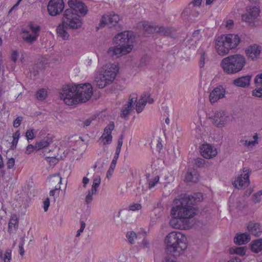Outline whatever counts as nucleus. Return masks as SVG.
Masks as SVG:
<instances>
[{
    "mask_svg": "<svg viewBox=\"0 0 262 262\" xmlns=\"http://www.w3.org/2000/svg\"><path fill=\"white\" fill-rule=\"evenodd\" d=\"M93 94L91 84L64 85L59 93V98L68 105H73L89 101Z\"/></svg>",
    "mask_w": 262,
    "mask_h": 262,
    "instance_id": "obj_1",
    "label": "nucleus"
},
{
    "mask_svg": "<svg viewBox=\"0 0 262 262\" xmlns=\"http://www.w3.org/2000/svg\"><path fill=\"white\" fill-rule=\"evenodd\" d=\"M194 202V200L193 198L191 199L189 195H185L177 202V205L172 207L171 214L174 219L171 221V223L174 228L179 229L186 227V225H183L181 227L179 225H173V222L176 219L184 222L193 217L196 213V210L193 207Z\"/></svg>",
    "mask_w": 262,
    "mask_h": 262,
    "instance_id": "obj_2",
    "label": "nucleus"
},
{
    "mask_svg": "<svg viewBox=\"0 0 262 262\" xmlns=\"http://www.w3.org/2000/svg\"><path fill=\"white\" fill-rule=\"evenodd\" d=\"M166 248L170 253L180 252L186 249L187 246V237L181 232L172 231L165 237Z\"/></svg>",
    "mask_w": 262,
    "mask_h": 262,
    "instance_id": "obj_3",
    "label": "nucleus"
},
{
    "mask_svg": "<svg viewBox=\"0 0 262 262\" xmlns=\"http://www.w3.org/2000/svg\"><path fill=\"white\" fill-rule=\"evenodd\" d=\"M118 71V63L106 64L95 78V81L97 86L103 89L111 84L115 79Z\"/></svg>",
    "mask_w": 262,
    "mask_h": 262,
    "instance_id": "obj_4",
    "label": "nucleus"
},
{
    "mask_svg": "<svg viewBox=\"0 0 262 262\" xmlns=\"http://www.w3.org/2000/svg\"><path fill=\"white\" fill-rule=\"evenodd\" d=\"M246 64V59L243 55L235 54L224 58L221 62L223 71L228 74L241 71Z\"/></svg>",
    "mask_w": 262,
    "mask_h": 262,
    "instance_id": "obj_5",
    "label": "nucleus"
},
{
    "mask_svg": "<svg viewBox=\"0 0 262 262\" xmlns=\"http://www.w3.org/2000/svg\"><path fill=\"white\" fill-rule=\"evenodd\" d=\"M240 41L238 35L228 34L217 37L215 41V48L220 55L227 54L231 49L235 48Z\"/></svg>",
    "mask_w": 262,
    "mask_h": 262,
    "instance_id": "obj_6",
    "label": "nucleus"
},
{
    "mask_svg": "<svg viewBox=\"0 0 262 262\" xmlns=\"http://www.w3.org/2000/svg\"><path fill=\"white\" fill-rule=\"evenodd\" d=\"M209 119L212 124L218 128L225 127L231 121L229 113L223 110L213 111Z\"/></svg>",
    "mask_w": 262,
    "mask_h": 262,
    "instance_id": "obj_7",
    "label": "nucleus"
},
{
    "mask_svg": "<svg viewBox=\"0 0 262 262\" xmlns=\"http://www.w3.org/2000/svg\"><path fill=\"white\" fill-rule=\"evenodd\" d=\"M70 28L76 29L81 27L82 22L79 16L72 9H66L63 14V22Z\"/></svg>",
    "mask_w": 262,
    "mask_h": 262,
    "instance_id": "obj_8",
    "label": "nucleus"
},
{
    "mask_svg": "<svg viewBox=\"0 0 262 262\" xmlns=\"http://www.w3.org/2000/svg\"><path fill=\"white\" fill-rule=\"evenodd\" d=\"M40 27L36 24L30 23L26 29L22 30L23 39L27 43L32 44L37 39Z\"/></svg>",
    "mask_w": 262,
    "mask_h": 262,
    "instance_id": "obj_9",
    "label": "nucleus"
},
{
    "mask_svg": "<svg viewBox=\"0 0 262 262\" xmlns=\"http://www.w3.org/2000/svg\"><path fill=\"white\" fill-rule=\"evenodd\" d=\"M134 39V36L133 32L130 31H124L116 35L114 41L115 43L122 47L130 46L131 51L133 49V43Z\"/></svg>",
    "mask_w": 262,
    "mask_h": 262,
    "instance_id": "obj_10",
    "label": "nucleus"
},
{
    "mask_svg": "<svg viewBox=\"0 0 262 262\" xmlns=\"http://www.w3.org/2000/svg\"><path fill=\"white\" fill-rule=\"evenodd\" d=\"M260 9L256 6L249 7L247 8L246 13L242 15L243 21L249 25L253 26L254 21L259 15Z\"/></svg>",
    "mask_w": 262,
    "mask_h": 262,
    "instance_id": "obj_11",
    "label": "nucleus"
},
{
    "mask_svg": "<svg viewBox=\"0 0 262 262\" xmlns=\"http://www.w3.org/2000/svg\"><path fill=\"white\" fill-rule=\"evenodd\" d=\"M64 8L63 0H50L48 5V11L51 16H56L62 12Z\"/></svg>",
    "mask_w": 262,
    "mask_h": 262,
    "instance_id": "obj_12",
    "label": "nucleus"
},
{
    "mask_svg": "<svg viewBox=\"0 0 262 262\" xmlns=\"http://www.w3.org/2000/svg\"><path fill=\"white\" fill-rule=\"evenodd\" d=\"M137 95L136 94H132L128 101L125 104L121 110L120 116L122 118L126 119L130 113L133 111L134 104L137 102Z\"/></svg>",
    "mask_w": 262,
    "mask_h": 262,
    "instance_id": "obj_13",
    "label": "nucleus"
},
{
    "mask_svg": "<svg viewBox=\"0 0 262 262\" xmlns=\"http://www.w3.org/2000/svg\"><path fill=\"white\" fill-rule=\"evenodd\" d=\"M143 29L149 33H159L163 35H168L170 33V30L163 26L154 25L148 22H144L143 24Z\"/></svg>",
    "mask_w": 262,
    "mask_h": 262,
    "instance_id": "obj_14",
    "label": "nucleus"
},
{
    "mask_svg": "<svg viewBox=\"0 0 262 262\" xmlns=\"http://www.w3.org/2000/svg\"><path fill=\"white\" fill-rule=\"evenodd\" d=\"M249 169L244 168L243 172L234 181V184L237 188L247 187L250 183L249 174L251 173Z\"/></svg>",
    "mask_w": 262,
    "mask_h": 262,
    "instance_id": "obj_15",
    "label": "nucleus"
},
{
    "mask_svg": "<svg viewBox=\"0 0 262 262\" xmlns=\"http://www.w3.org/2000/svg\"><path fill=\"white\" fill-rule=\"evenodd\" d=\"M120 20V16L116 14L103 15L99 23V28H103L107 25H110L111 27L115 26Z\"/></svg>",
    "mask_w": 262,
    "mask_h": 262,
    "instance_id": "obj_16",
    "label": "nucleus"
},
{
    "mask_svg": "<svg viewBox=\"0 0 262 262\" xmlns=\"http://www.w3.org/2000/svg\"><path fill=\"white\" fill-rule=\"evenodd\" d=\"M68 5L69 9L73 10V12L79 13L82 15H85L88 12L87 7L79 0H69Z\"/></svg>",
    "mask_w": 262,
    "mask_h": 262,
    "instance_id": "obj_17",
    "label": "nucleus"
},
{
    "mask_svg": "<svg viewBox=\"0 0 262 262\" xmlns=\"http://www.w3.org/2000/svg\"><path fill=\"white\" fill-rule=\"evenodd\" d=\"M200 152L204 158L208 159L215 157L217 154L216 148L209 144H203L200 147Z\"/></svg>",
    "mask_w": 262,
    "mask_h": 262,
    "instance_id": "obj_18",
    "label": "nucleus"
},
{
    "mask_svg": "<svg viewBox=\"0 0 262 262\" xmlns=\"http://www.w3.org/2000/svg\"><path fill=\"white\" fill-rule=\"evenodd\" d=\"M225 89L222 86H218L210 93L209 99L210 103L213 104L225 96Z\"/></svg>",
    "mask_w": 262,
    "mask_h": 262,
    "instance_id": "obj_19",
    "label": "nucleus"
},
{
    "mask_svg": "<svg viewBox=\"0 0 262 262\" xmlns=\"http://www.w3.org/2000/svg\"><path fill=\"white\" fill-rule=\"evenodd\" d=\"M131 52L130 46L128 47H110L108 51L107 54L112 57H119L122 55L127 54Z\"/></svg>",
    "mask_w": 262,
    "mask_h": 262,
    "instance_id": "obj_20",
    "label": "nucleus"
},
{
    "mask_svg": "<svg viewBox=\"0 0 262 262\" xmlns=\"http://www.w3.org/2000/svg\"><path fill=\"white\" fill-rule=\"evenodd\" d=\"M115 124L111 122L104 128V133L100 139L103 142L104 144H110L112 142V132L114 129Z\"/></svg>",
    "mask_w": 262,
    "mask_h": 262,
    "instance_id": "obj_21",
    "label": "nucleus"
},
{
    "mask_svg": "<svg viewBox=\"0 0 262 262\" xmlns=\"http://www.w3.org/2000/svg\"><path fill=\"white\" fill-rule=\"evenodd\" d=\"M261 51V49L260 46L253 45L248 47L246 50V53L249 59L255 60L259 57Z\"/></svg>",
    "mask_w": 262,
    "mask_h": 262,
    "instance_id": "obj_22",
    "label": "nucleus"
},
{
    "mask_svg": "<svg viewBox=\"0 0 262 262\" xmlns=\"http://www.w3.org/2000/svg\"><path fill=\"white\" fill-rule=\"evenodd\" d=\"M252 139L249 136L242 137L238 140V144L241 147H252L257 143L258 137L257 134L254 135Z\"/></svg>",
    "mask_w": 262,
    "mask_h": 262,
    "instance_id": "obj_23",
    "label": "nucleus"
},
{
    "mask_svg": "<svg viewBox=\"0 0 262 262\" xmlns=\"http://www.w3.org/2000/svg\"><path fill=\"white\" fill-rule=\"evenodd\" d=\"M255 83L256 88L253 91V95L257 97H262V73L255 77Z\"/></svg>",
    "mask_w": 262,
    "mask_h": 262,
    "instance_id": "obj_24",
    "label": "nucleus"
},
{
    "mask_svg": "<svg viewBox=\"0 0 262 262\" xmlns=\"http://www.w3.org/2000/svg\"><path fill=\"white\" fill-rule=\"evenodd\" d=\"M50 181L53 184H54L55 183H57V184L55 186L54 188L51 190L50 191V195L54 196L55 191L58 190L60 189V184H61L62 178L59 175V174H57L51 177Z\"/></svg>",
    "mask_w": 262,
    "mask_h": 262,
    "instance_id": "obj_25",
    "label": "nucleus"
},
{
    "mask_svg": "<svg viewBox=\"0 0 262 262\" xmlns=\"http://www.w3.org/2000/svg\"><path fill=\"white\" fill-rule=\"evenodd\" d=\"M199 174L198 171L193 168L188 169L185 180L187 182L196 183L198 181Z\"/></svg>",
    "mask_w": 262,
    "mask_h": 262,
    "instance_id": "obj_26",
    "label": "nucleus"
},
{
    "mask_svg": "<svg viewBox=\"0 0 262 262\" xmlns=\"http://www.w3.org/2000/svg\"><path fill=\"white\" fill-rule=\"evenodd\" d=\"M248 230L255 236H259L262 232L261 227L259 223L250 222L247 226Z\"/></svg>",
    "mask_w": 262,
    "mask_h": 262,
    "instance_id": "obj_27",
    "label": "nucleus"
},
{
    "mask_svg": "<svg viewBox=\"0 0 262 262\" xmlns=\"http://www.w3.org/2000/svg\"><path fill=\"white\" fill-rule=\"evenodd\" d=\"M251 76L247 75L242 76L233 80V84L237 86L245 88L249 86Z\"/></svg>",
    "mask_w": 262,
    "mask_h": 262,
    "instance_id": "obj_28",
    "label": "nucleus"
},
{
    "mask_svg": "<svg viewBox=\"0 0 262 262\" xmlns=\"http://www.w3.org/2000/svg\"><path fill=\"white\" fill-rule=\"evenodd\" d=\"M67 27L66 24L62 23L56 29L58 36L61 37L63 40H68L70 38V35L67 31Z\"/></svg>",
    "mask_w": 262,
    "mask_h": 262,
    "instance_id": "obj_29",
    "label": "nucleus"
},
{
    "mask_svg": "<svg viewBox=\"0 0 262 262\" xmlns=\"http://www.w3.org/2000/svg\"><path fill=\"white\" fill-rule=\"evenodd\" d=\"M149 97L148 94H143L141 95L140 99L137 102L136 105V110L138 113H140L142 112L147 102V98Z\"/></svg>",
    "mask_w": 262,
    "mask_h": 262,
    "instance_id": "obj_30",
    "label": "nucleus"
},
{
    "mask_svg": "<svg viewBox=\"0 0 262 262\" xmlns=\"http://www.w3.org/2000/svg\"><path fill=\"white\" fill-rule=\"evenodd\" d=\"M250 240V236L247 233L237 234L234 238V242L238 245H243L247 243Z\"/></svg>",
    "mask_w": 262,
    "mask_h": 262,
    "instance_id": "obj_31",
    "label": "nucleus"
},
{
    "mask_svg": "<svg viewBox=\"0 0 262 262\" xmlns=\"http://www.w3.org/2000/svg\"><path fill=\"white\" fill-rule=\"evenodd\" d=\"M52 142L53 140L51 137H46L41 141L36 142L37 150H39L42 148H46Z\"/></svg>",
    "mask_w": 262,
    "mask_h": 262,
    "instance_id": "obj_32",
    "label": "nucleus"
},
{
    "mask_svg": "<svg viewBox=\"0 0 262 262\" xmlns=\"http://www.w3.org/2000/svg\"><path fill=\"white\" fill-rule=\"evenodd\" d=\"M147 182L148 184L149 189L154 188L155 185L159 181V177L158 176H150V175H146Z\"/></svg>",
    "mask_w": 262,
    "mask_h": 262,
    "instance_id": "obj_33",
    "label": "nucleus"
},
{
    "mask_svg": "<svg viewBox=\"0 0 262 262\" xmlns=\"http://www.w3.org/2000/svg\"><path fill=\"white\" fill-rule=\"evenodd\" d=\"M251 250L255 253H258L262 250V239H258L253 241L251 244Z\"/></svg>",
    "mask_w": 262,
    "mask_h": 262,
    "instance_id": "obj_34",
    "label": "nucleus"
},
{
    "mask_svg": "<svg viewBox=\"0 0 262 262\" xmlns=\"http://www.w3.org/2000/svg\"><path fill=\"white\" fill-rule=\"evenodd\" d=\"M97 192V191L93 189H91L88 190L85 198V202L87 204H89L92 202L93 200V195L96 194Z\"/></svg>",
    "mask_w": 262,
    "mask_h": 262,
    "instance_id": "obj_35",
    "label": "nucleus"
},
{
    "mask_svg": "<svg viewBox=\"0 0 262 262\" xmlns=\"http://www.w3.org/2000/svg\"><path fill=\"white\" fill-rule=\"evenodd\" d=\"M47 97V92L45 89L39 90L36 93V98L37 100L42 101Z\"/></svg>",
    "mask_w": 262,
    "mask_h": 262,
    "instance_id": "obj_36",
    "label": "nucleus"
},
{
    "mask_svg": "<svg viewBox=\"0 0 262 262\" xmlns=\"http://www.w3.org/2000/svg\"><path fill=\"white\" fill-rule=\"evenodd\" d=\"M101 183V178L99 175H95L93 177V185L91 189L98 191V188Z\"/></svg>",
    "mask_w": 262,
    "mask_h": 262,
    "instance_id": "obj_37",
    "label": "nucleus"
},
{
    "mask_svg": "<svg viewBox=\"0 0 262 262\" xmlns=\"http://www.w3.org/2000/svg\"><path fill=\"white\" fill-rule=\"evenodd\" d=\"M201 37L200 31L199 30H195L192 34V38L189 39L188 41L190 43H192L191 45L193 46L194 43L196 44V41L200 39Z\"/></svg>",
    "mask_w": 262,
    "mask_h": 262,
    "instance_id": "obj_38",
    "label": "nucleus"
},
{
    "mask_svg": "<svg viewBox=\"0 0 262 262\" xmlns=\"http://www.w3.org/2000/svg\"><path fill=\"white\" fill-rule=\"evenodd\" d=\"M230 253L244 255L246 253V250L244 247H232L230 249Z\"/></svg>",
    "mask_w": 262,
    "mask_h": 262,
    "instance_id": "obj_39",
    "label": "nucleus"
},
{
    "mask_svg": "<svg viewBox=\"0 0 262 262\" xmlns=\"http://www.w3.org/2000/svg\"><path fill=\"white\" fill-rule=\"evenodd\" d=\"M126 237L129 243L134 244L135 243V239L137 238V235L135 232L130 231L127 233Z\"/></svg>",
    "mask_w": 262,
    "mask_h": 262,
    "instance_id": "obj_40",
    "label": "nucleus"
},
{
    "mask_svg": "<svg viewBox=\"0 0 262 262\" xmlns=\"http://www.w3.org/2000/svg\"><path fill=\"white\" fill-rule=\"evenodd\" d=\"M262 190L258 191L253 195V201L255 204L259 203L261 201Z\"/></svg>",
    "mask_w": 262,
    "mask_h": 262,
    "instance_id": "obj_41",
    "label": "nucleus"
},
{
    "mask_svg": "<svg viewBox=\"0 0 262 262\" xmlns=\"http://www.w3.org/2000/svg\"><path fill=\"white\" fill-rule=\"evenodd\" d=\"M34 129H30L27 130L26 133V137L28 140H33L35 138Z\"/></svg>",
    "mask_w": 262,
    "mask_h": 262,
    "instance_id": "obj_42",
    "label": "nucleus"
},
{
    "mask_svg": "<svg viewBox=\"0 0 262 262\" xmlns=\"http://www.w3.org/2000/svg\"><path fill=\"white\" fill-rule=\"evenodd\" d=\"M191 199L193 198L194 200V205L199 202H200L203 199V195L201 193H197L192 196L189 195Z\"/></svg>",
    "mask_w": 262,
    "mask_h": 262,
    "instance_id": "obj_43",
    "label": "nucleus"
},
{
    "mask_svg": "<svg viewBox=\"0 0 262 262\" xmlns=\"http://www.w3.org/2000/svg\"><path fill=\"white\" fill-rule=\"evenodd\" d=\"M20 137V133L19 130H17L13 136V141L12 144L13 146H16L18 143V139Z\"/></svg>",
    "mask_w": 262,
    "mask_h": 262,
    "instance_id": "obj_44",
    "label": "nucleus"
},
{
    "mask_svg": "<svg viewBox=\"0 0 262 262\" xmlns=\"http://www.w3.org/2000/svg\"><path fill=\"white\" fill-rule=\"evenodd\" d=\"M47 162L51 166H54L55 165H56L58 162V160L54 157H47Z\"/></svg>",
    "mask_w": 262,
    "mask_h": 262,
    "instance_id": "obj_45",
    "label": "nucleus"
},
{
    "mask_svg": "<svg viewBox=\"0 0 262 262\" xmlns=\"http://www.w3.org/2000/svg\"><path fill=\"white\" fill-rule=\"evenodd\" d=\"M25 244V239L24 238H22L20 242L18 245V249H19V253L21 256H23L25 254V250L24 249V245Z\"/></svg>",
    "mask_w": 262,
    "mask_h": 262,
    "instance_id": "obj_46",
    "label": "nucleus"
},
{
    "mask_svg": "<svg viewBox=\"0 0 262 262\" xmlns=\"http://www.w3.org/2000/svg\"><path fill=\"white\" fill-rule=\"evenodd\" d=\"M34 150H37L36 143L34 145L32 144L28 145L26 148V153L28 155L30 154Z\"/></svg>",
    "mask_w": 262,
    "mask_h": 262,
    "instance_id": "obj_47",
    "label": "nucleus"
},
{
    "mask_svg": "<svg viewBox=\"0 0 262 262\" xmlns=\"http://www.w3.org/2000/svg\"><path fill=\"white\" fill-rule=\"evenodd\" d=\"M18 52L17 50H14L11 53V59L13 62L15 63L18 59Z\"/></svg>",
    "mask_w": 262,
    "mask_h": 262,
    "instance_id": "obj_48",
    "label": "nucleus"
},
{
    "mask_svg": "<svg viewBox=\"0 0 262 262\" xmlns=\"http://www.w3.org/2000/svg\"><path fill=\"white\" fill-rule=\"evenodd\" d=\"M11 259V251L10 250H7L4 257V262H10Z\"/></svg>",
    "mask_w": 262,
    "mask_h": 262,
    "instance_id": "obj_49",
    "label": "nucleus"
},
{
    "mask_svg": "<svg viewBox=\"0 0 262 262\" xmlns=\"http://www.w3.org/2000/svg\"><path fill=\"white\" fill-rule=\"evenodd\" d=\"M15 164V159L13 158H9L6 163L7 167L8 169H12L14 167Z\"/></svg>",
    "mask_w": 262,
    "mask_h": 262,
    "instance_id": "obj_50",
    "label": "nucleus"
},
{
    "mask_svg": "<svg viewBox=\"0 0 262 262\" xmlns=\"http://www.w3.org/2000/svg\"><path fill=\"white\" fill-rule=\"evenodd\" d=\"M129 210L132 211H136V210H139L140 209H141V205L140 204L136 203L132 205H130L129 206Z\"/></svg>",
    "mask_w": 262,
    "mask_h": 262,
    "instance_id": "obj_51",
    "label": "nucleus"
},
{
    "mask_svg": "<svg viewBox=\"0 0 262 262\" xmlns=\"http://www.w3.org/2000/svg\"><path fill=\"white\" fill-rule=\"evenodd\" d=\"M23 121V118L21 116H18L13 122V126L15 128L18 127L21 124Z\"/></svg>",
    "mask_w": 262,
    "mask_h": 262,
    "instance_id": "obj_52",
    "label": "nucleus"
},
{
    "mask_svg": "<svg viewBox=\"0 0 262 262\" xmlns=\"http://www.w3.org/2000/svg\"><path fill=\"white\" fill-rule=\"evenodd\" d=\"M80 225H81L80 228L77 232V234L76 235V237L79 236L81 233H82L83 231V230L85 227V223L84 222V221H81Z\"/></svg>",
    "mask_w": 262,
    "mask_h": 262,
    "instance_id": "obj_53",
    "label": "nucleus"
},
{
    "mask_svg": "<svg viewBox=\"0 0 262 262\" xmlns=\"http://www.w3.org/2000/svg\"><path fill=\"white\" fill-rule=\"evenodd\" d=\"M163 262H176V258L173 255H168L165 257Z\"/></svg>",
    "mask_w": 262,
    "mask_h": 262,
    "instance_id": "obj_54",
    "label": "nucleus"
},
{
    "mask_svg": "<svg viewBox=\"0 0 262 262\" xmlns=\"http://www.w3.org/2000/svg\"><path fill=\"white\" fill-rule=\"evenodd\" d=\"M205 59V54L204 53L201 54L200 59V66L202 68L204 66Z\"/></svg>",
    "mask_w": 262,
    "mask_h": 262,
    "instance_id": "obj_55",
    "label": "nucleus"
},
{
    "mask_svg": "<svg viewBox=\"0 0 262 262\" xmlns=\"http://www.w3.org/2000/svg\"><path fill=\"white\" fill-rule=\"evenodd\" d=\"M50 206V200L49 198H47L43 202V209L45 211H47Z\"/></svg>",
    "mask_w": 262,
    "mask_h": 262,
    "instance_id": "obj_56",
    "label": "nucleus"
},
{
    "mask_svg": "<svg viewBox=\"0 0 262 262\" xmlns=\"http://www.w3.org/2000/svg\"><path fill=\"white\" fill-rule=\"evenodd\" d=\"M195 164L199 167H201L204 164V160L202 159H197L195 160Z\"/></svg>",
    "mask_w": 262,
    "mask_h": 262,
    "instance_id": "obj_57",
    "label": "nucleus"
},
{
    "mask_svg": "<svg viewBox=\"0 0 262 262\" xmlns=\"http://www.w3.org/2000/svg\"><path fill=\"white\" fill-rule=\"evenodd\" d=\"M17 224V221L15 219H11L9 223V228H15V225Z\"/></svg>",
    "mask_w": 262,
    "mask_h": 262,
    "instance_id": "obj_58",
    "label": "nucleus"
},
{
    "mask_svg": "<svg viewBox=\"0 0 262 262\" xmlns=\"http://www.w3.org/2000/svg\"><path fill=\"white\" fill-rule=\"evenodd\" d=\"M94 120V117H91L90 118H88V119L85 120L84 121V126H89L91 123H92V121Z\"/></svg>",
    "mask_w": 262,
    "mask_h": 262,
    "instance_id": "obj_59",
    "label": "nucleus"
},
{
    "mask_svg": "<svg viewBox=\"0 0 262 262\" xmlns=\"http://www.w3.org/2000/svg\"><path fill=\"white\" fill-rule=\"evenodd\" d=\"M115 168V167L110 165L109 169L108 170V171L107 172V177L108 178L112 176Z\"/></svg>",
    "mask_w": 262,
    "mask_h": 262,
    "instance_id": "obj_60",
    "label": "nucleus"
},
{
    "mask_svg": "<svg viewBox=\"0 0 262 262\" xmlns=\"http://www.w3.org/2000/svg\"><path fill=\"white\" fill-rule=\"evenodd\" d=\"M233 25V21L232 20H227V23H226V27L228 28V29H230L232 27Z\"/></svg>",
    "mask_w": 262,
    "mask_h": 262,
    "instance_id": "obj_61",
    "label": "nucleus"
},
{
    "mask_svg": "<svg viewBox=\"0 0 262 262\" xmlns=\"http://www.w3.org/2000/svg\"><path fill=\"white\" fill-rule=\"evenodd\" d=\"M202 0H194V2L190 4V5L192 4L194 6H199L202 3Z\"/></svg>",
    "mask_w": 262,
    "mask_h": 262,
    "instance_id": "obj_62",
    "label": "nucleus"
},
{
    "mask_svg": "<svg viewBox=\"0 0 262 262\" xmlns=\"http://www.w3.org/2000/svg\"><path fill=\"white\" fill-rule=\"evenodd\" d=\"M142 245L144 248H147L149 246V242L146 239H144L142 242Z\"/></svg>",
    "mask_w": 262,
    "mask_h": 262,
    "instance_id": "obj_63",
    "label": "nucleus"
},
{
    "mask_svg": "<svg viewBox=\"0 0 262 262\" xmlns=\"http://www.w3.org/2000/svg\"><path fill=\"white\" fill-rule=\"evenodd\" d=\"M228 262H241V260L239 257H235L234 258H232Z\"/></svg>",
    "mask_w": 262,
    "mask_h": 262,
    "instance_id": "obj_64",
    "label": "nucleus"
}]
</instances>
